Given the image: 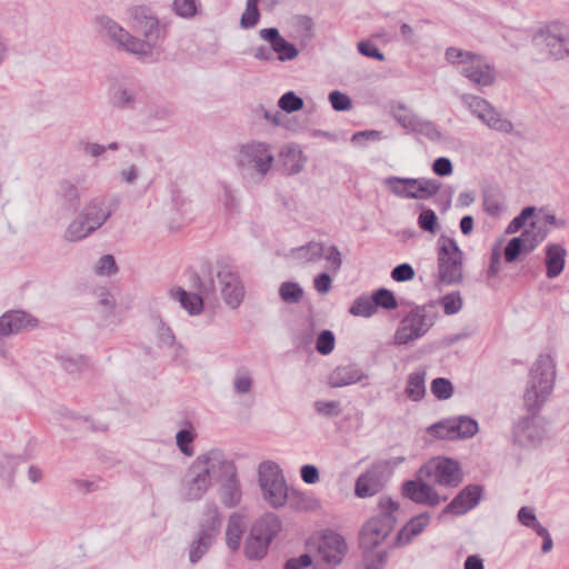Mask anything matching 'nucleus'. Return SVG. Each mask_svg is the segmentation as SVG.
Segmentation results:
<instances>
[{"label":"nucleus","mask_w":569,"mask_h":569,"mask_svg":"<svg viewBox=\"0 0 569 569\" xmlns=\"http://www.w3.org/2000/svg\"><path fill=\"white\" fill-rule=\"evenodd\" d=\"M445 56L448 62L465 67L476 57V53L450 47L446 50Z\"/></svg>","instance_id":"5fc2aeb1"},{"label":"nucleus","mask_w":569,"mask_h":569,"mask_svg":"<svg viewBox=\"0 0 569 569\" xmlns=\"http://www.w3.org/2000/svg\"><path fill=\"white\" fill-rule=\"evenodd\" d=\"M459 72L477 88L492 86L496 81L493 67L479 54L465 67H460Z\"/></svg>","instance_id":"412c9836"},{"label":"nucleus","mask_w":569,"mask_h":569,"mask_svg":"<svg viewBox=\"0 0 569 569\" xmlns=\"http://www.w3.org/2000/svg\"><path fill=\"white\" fill-rule=\"evenodd\" d=\"M273 161L270 146L259 141L240 146L234 159L239 174L249 186L260 183L271 169Z\"/></svg>","instance_id":"f03ea898"},{"label":"nucleus","mask_w":569,"mask_h":569,"mask_svg":"<svg viewBox=\"0 0 569 569\" xmlns=\"http://www.w3.org/2000/svg\"><path fill=\"white\" fill-rule=\"evenodd\" d=\"M36 319L21 310H10L0 317V357L6 358L9 352L8 340L22 329L34 327Z\"/></svg>","instance_id":"2eb2a0df"},{"label":"nucleus","mask_w":569,"mask_h":569,"mask_svg":"<svg viewBox=\"0 0 569 569\" xmlns=\"http://www.w3.org/2000/svg\"><path fill=\"white\" fill-rule=\"evenodd\" d=\"M362 378V371L355 365L339 366L329 375V385L333 388H340L356 383Z\"/></svg>","instance_id":"c756f323"},{"label":"nucleus","mask_w":569,"mask_h":569,"mask_svg":"<svg viewBox=\"0 0 569 569\" xmlns=\"http://www.w3.org/2000/svg\"><path fill=\"white\" fill-rule=\"evenodd\" d=\"M461 103L475 116L477 119L481 113L485 112L487 108H489L490 102L486 99L470 94L463 93L460 96Z\"/></svg>","instance_id":"ea45409f"},{"label":"nucleus","mask_w":569,"mask_h":569,"mask_svg":"<svg viewBox=\"0 0 569 569\" xmlns=\"http://www.w3.org/2000/svg\"><path fill=\"white\" fill-rule=\"evenodd\" d=\"M419 179L399 178L393 176V194L407 199H416Z\"/></svg>","instance_id":"4c0bfd02"},{"label":"nucleus","mask_w":569,"mask_h":569,"mask_svg":"<svg viewBox=\"0 0 569 569\" xmlns=\"http://www.w3.org/2000/svg\"><path fill=\"white\" fill-rule=\"evenodd\" d=\"M529 233L528 249L535 250L537 246L547 237L549 230L546 227H539L536 222L530 223V229H525Z\"/></svg>","instance_id":"052dcab7"},{"label":"nucleus","mask_w":569,"mask_h":569,"mask_svg":"<svg viewBox=\"0 0 569 569\" xmlns=\"http://www.w3.org/2000/svg\"><path fill=\"white\" fill-rule=\"evenodd\" d=\"M336 337L331 330H322L316 340V350L323 356L331 353L335 349Z\"/></svg>","instance_id":"8fccbe9b"},{"label":"nucleus","mask_w":569,"mask_h":569,"mask_svg":"<svg viewBox=\"0 0 569 569\" xmlns=\"http://www.w3.org/2000/svg\"><path fill=\"white\" fill-rule=\"evenodd\" d=\"M60 366L69 373H76L81 371L88 366V361L82 356L66 357L61 356L58 358Z\"/></svg>","instance_id":"4d7b16f0"},{"label":"nucleus","mask_w":569,"mask_h":569,"mask_svg":"<svg viewBox=\"0 0 569 569\" xmlns=\"http://www.w3.org/2000/svg\"><path fill=\"white\" fill-rule=\"evenodd\" d=\"M221 518L218 507L208 503L199 521L198 531L189 547V560L197 563L209 550L220 533Z\"/></svg>","instance_id":"39448f33"},{"label":"nucleus","mask_w":569,"mask_h":569,"mask_svg":"<svg viewBox=\"0 0 569 569\" xmlns=\"http://www.w3.org/2000/svg\"><path fill=\"white\" fill-rule=\"evenodd\" d=\"M462 256L453 239H442L438 248L439 284H458L462 281Z\"/></svg>","instance_id":"6e6552de"},{"label":"nucleus","mask_w":569,"mask_h":569,"mask_svg":"<svg viewBox=\"0 0 569 569\" xmlns=\"http://www.w3.org/2000/svg\"><path fill=\"white\" fill-rule=\"evenodd\" d=\"M253 387V379L251 373L244 369L240 368L236 371L233 378V390L237 395H246L251 391Z\"/></svg>","instance_id":"79ce46f5"},{"label":"nucleus","mask_w":569,"mask_h":569,"mask_svg":"<svg viewBox=\"0 0 569 569\" xmlns=\"http://www.w3.org/2000/svg\"><path fill=\"white\" fill-rule=\"evenodd\" d=\"M196 435L189 429H181L176 435V442L180 451L188 457L193 456L194 451L191 446Z\"/></svg>","instance_id":"864d4df0"},{"label":"nucleus","mask_w":569,"mask_h":569,"mask_svg":"<svg viewBox=\"0 0 569 569\" xmlns=\"http://www.w3.org/2000/svg\"><path fill=\"white\" fill-rule=\"evenodd\" d=\"M429 512H421L412 517L397 533L393 539V547L406 546L418 537L429 525Z\"/></svg>","instance_id":"393cba45"},{"label":"nucleus","mask_w":569,"mask_h":569,"mask_svg":"<svg viewBox=\"0 0 569 569\" xmlns=\"http://www.w3.org/2000/svg\"><path fill=\"white\" fill-rule=\"evenodd\" d=\"M430 327L422 309L412 310L407 315L393 336V343L405 345L410 340L417 339L423 336Z\"/></svg>","instance_id":"6ab92c4d"},{"label":"nucleus","mask_w":569,"mask_h":569,"mask_svg":"<svg viewBox=\"0 0 569 569\" xmlns=\"http://www.w3.org/2000/svg\"><path fill=\"white\" fill-rule=\"evenodd\" d=\"M132 19V28L140 32L152 48L158 41H162L167 37V26L160 24L154 12L146 6H137L130 9Z\"/></svg>","instance_id":"9b49d317"},{"label":"nucleus","mask_w":569,"mask_h":569,"mask_svg":"<svg viewBox=\"0 0 569 569\" xmlns=\"http://www.w3.org/2000/svg\"><path fill=\"white\" fill-rule=\"evenodd\" d=\"M556 368L549 355H540L530 369L529 381L523 395L529 415L513 427L515 442L523 448H538L547 436V420L538 415L553 390Z\"/></svg>","instance_id":"f257e3e1"},{"label":"nucleus","mask_w":569,"mask_h":569,"mask_svg":"<svg viewBox=\"0 0 569 569\" xmlns=\"http://www.w3.org/2000/svg\"><path fill=\"white\" fill-rule=\"evenodd\" d=\"M221 287V296L226 305L236 309L243 300L244 291L239 276L231 267H223L217 273Z\"/></svg>","instance_id":"aec40b11"},{"label":"nucleus","mask_w":569,"mask_h":569,"mask_svg":"<svg viewBox=\"0 0 569 569\" xmlns=\"http://www.w3.org/2000/svg\"><path fill=\"white\" fill-rule=\"evenodd\" d=\"M315 326L311 322L302 323L301 329L295 336V345L298 348H307L313 341Z\"/></svg>","instance_id":"13d9d810"},{"label":"nucleus","mask_w":569,"mask_h":569,"mask_svg":"<svg viewBox=\"0 0 569 569\" xmlns=\"http://www.w3.org/2000/svg\"><path fill=\"white\" fill-rule=\"evenodd\" d=\"M536 208L535 207H526L521 210V212L516 216L510 223L508 224L506 229L507 234H513L517 233L519 230H521L527 221L531 219L535 216Z\"/></svg>","instance_id":"09e8293b"},{"label":"nucleus","mask_w":569,"mask_h":569,"mask_svg":"<svg viewBox=\"0 0 569 569\" xmlns=\"http://www.w3.org/2000/svg\"><path fill=\"white\" fill-rule=\"evenodd\" d=\"M96 230L80 212L67 227L64 239L70 242H77L86 239Z\"/></svg>","instance_id":"473e14b6"},{"label":"nucleus","mask_w":569,"mask_h":569,"mask_svg":"<svg viewBox=\"0 0 569 569\" xmlns=\"http://www.w3.org/2000/svg\"><path fill=\"white\" fill-rule=\"evenodd\" d=\"M478 119L488 128L499 132L510 133L513 130L512 122L505 118L491 103Z\"/></svg>","instance_id":"2f4dec72"},{"label":"nucleus","mask_w":569,"mask_h":569,"mask_svg":"<svg viewBox=\"0 0 569 569\" xmlns=\"http://www.w3.org/2000/svg\"><path fill=\"white\" fill-rule=\"evenodd\" d=\"M441 187V183L435 179H419L416 199L425 200L435 196Z\"/></svg>","instance_id":"6e6d98bb"},{"label":"nucleus","mask_w":569,"mask_h":569,"mask_svg":"<svg viewBox=\"0 0 569 569\" xmlns=\"http://www.w3.org/2000/svg\"><path fill=\"white\" fill-rule=\"evenodd\" d=\"M279 296L286 303H298L302 299L303 290L297 282L286 281L280 284Z\"/></svg>","instance_id":"a19ab883"},{"label":"nucleus","mask_w":569,"mask_h":569,"mask_svg":"<svg viewBox=\"0 0 569 569\" xmlns=\"http://www.w3.org/2000/svg\"><path fill=\"white\" fill-rule=\"evenodd\" d=\"M112 102L120 108H129L134 102V94L132 91L119 88L113 92Z\"/></svg>","instance_id":"69168bd1"},{"label":"nucleus","mask_w":569,"mask_h":569,"mask_svg":"<svg viewBox=\"0 0 569 569\" xmlns=\"http://www.w3.org/2000/svg\"><path fill=\"white\" fill-rule=\"evenodd\" d=\"M292 257L301 262H318L325 258L330 269L337 272L342 264L341 252L335 244L327 246L321 241H310L292 250Z\"/></svg>","instance_id":"f8f14e48"},{"label":"nucleus","mask_w":569,"mask_h":569,"mask_svg":"<svg viewBox=\"0 0 569 569\" xmlns=\"http://www.w3.org/2000/svg\"><path fill=\"white\" fill-rule=\"evenodd\" d=\"M426 371H415L409 375L407 387H406V395L408 398H410L413 401L421 400L426 395Z\"/></svg>","instance_id":"c9c22d12"},{"label":"nucleus","mask_w":569,"mask_h":569,"mask_svg":"<svg viewBox=\"0 0 569 569\" xmlns=\"http://www.w3.org/2000/svg\"><path fill=\"white\" fill-rule=\"evenodd\" d=\"M390 476L388 463L373 465L356 481L355 492L359 498H368L378 493L387 483Z\"/></svg>","instance_id":"dca6fc26"},{"label":"nucleus","mask_w":569,"mask_h":569,"mask_svg":"<svg viewBox=\"0 0 569 569\" xmlns=\"http://www.w3.org/2000/svg\"><path fill=\"white\" fill-rule=\"evenodd\" d=\"M220 482L219 493L223 506L227 508H233L240 503L241 500V487L237 475V467L232 475H227Z\"/></svg>","instance_id":"cd10ccee"},{"label":"nucleus","mask_w":569,"mask_h":569,"mask_svg":"<svg viewBox=\"0 0 569 569\" xmlns=\"http://www.w3.org/2000/svg\"><path fill=\"white\" fill-rule=\"evenodd\" d=\"M478 422L468 416L442 419L427 428V432L442 440H458L473 437L478 432Z\"/></svg>","instance_id":"1a4fd4ad"},{"label":"nucleus","mask_w":569,"mask_h":569,"mask_svg":"<svg viewBox=\"0 0 569 569\" xmlns=\"http://www.w3.org/2000/svg\"><path fill=\"white\" fill-rule=\"evenodd\" d=\"M315 410L325 417H338L341 413L340 402L336 400H318L315 402Z\"/></svg>","instance_id":"680f3d73"},{"label":"nucleus","mask_w":569,"mask_h":569,"mask_svg":"<svg viewBox=\"0 0 569 569\" xmlns=\"http://www.w3.org/2000/svg\"><path fill=\"white\" fill-rule=\"evenodd\" d=\"M383 511L379 516L370 518L363 526L359 535V546L365 553H370L378 549L382 543H388L391 533V497L381 501Z\"/></svg>","instance_id":"423d86ee"},{"label":"nucleus","mask_w":569,"mask_h":569,"mask_svg":"<svg viewBox=\"0 0 569 569\" xmlns=\"http://www.w3.org/2000/svg\"><path fill=\"white\" fill-rule=\"evenodd\" d=\"M243 530V517L237 512L232 513L226 529V543L232 552L239 549Z\"/></svg>","instance_id":"72a5a7b5"},{"label":"nucleus","mask_w":569,"mask_h":569,"mask_svg":"<svg viewBox=\"0 0 569 569\" xmlns=\"http://www.w3.org/2000/svg\"><path fill=\"white\" fill-rule=\"evenodd\" d=\"M546 252V276L549 279H555L565 269L567 250L559 243H548L545 249Z\"/></svg>","instance_id":"bb28decb"},{"label":"nucleus","mask_w":569,"mask_h":569,"mask_svg":"<svg viewBox=\"0 0 569 569\" xmlns=\"http://www.w3.org/2000/svg\"><path fill=\"white\" fill-rule=\"evenodd\" d=\"M416 272L413 267L408 263L403 262L396 267H393V281L397 282H405L413 279Z\"/></svg>","instance_id":"338daca9"},{"label":"nucleus","mask_w":569,"mask_h":569,"mask_svg":"<svg viewBox=\"0 0 569 569\" xmlns=\"http://www.w3.org/2000/svg\"><path fill=\"white\" fill-rule=\"evenodd\" d=\"M413 132L423 134L425 137L432 141H440L442 138L440 130L433 122L421 119L417 123Z\"/></svg>","instance_id":"bf43d9fd"},{"label":"nucleus","mask_w":569,"mask_h":569,"mask_svg":"<svg viewBox=\"0 0 569 569\" xmlns=\"http://www.w3.org/2000/svg\"><path fill=\"white\" fill-rule=\"evenodd\" d=\"M117 271H118V267H117L113 256H111V254L102 256L96 266V273H98V274L110 276V274H114Z\"/></svg>","instance_id":"0e129e2a"},{"label":"nucleus","mask_w":569,"mask_h":569,"mask_svg":"<svg viewBox=\"0 0 569 569\" xmlns=\"http://www.w3.org/2000/svg\"><path fill=\"white\" fill-rule=\"evenodd\" d=\"M346 550L345 539L336 532H329L323 536L319 545L318 556L327 565L337 566L341 562Z\"/></svg>","instance_id":"5701e85b"},{"label":"nucleus","mask_w":569,"mask_h":569,"mask_svg":"<svg viewBox=\"0 0 569 569\" xmlns=\"http://www.w3.org/2000/svg\"><path fill=\"white\" fill-rule=\"evenodd\" d=\"M422 478L442 487H458L461 482L459 463L450 458H433L420 468Z\"/></svg>","instance_id":"9d476101"},{"label":"nucleus","mask_w":569,"mask_h":569,"mask_svg":"<svg viewBox=\"0 0 569 569\" xmlns=\"http://www.w3.org/2000/svg\"><path fill=\"white\" fill-rule=\"evenodd\" d=\"M278 106L282 111L292 113L303 108V100L293 91H288L280 97Z\"/></svg>","instance_id":"de8ad7c7"},{"label":"nucleus","mask_w":569,"mask_h":569,"mask_svg":"<svg viewBox=\"0 0 569 569\" xmlns=\"http://www.w3.org/2000/svg\"><path fill=\"white\" fill-rule=\"evenodd\" d=\"M402 495L416 503L429 507H436L448 499L447 495L441 496L435 489L430 480L421 477L420 470L416 480H408L402 485Z\"/></svg>","instance_id":"4468645a"},{"label":"nucleus","mask_w":569,"mask_h":569,"mask_svg":"<svg viewBox=\"0 0 569 569\" xmlns=\"http://www.w3.org/2000/svg\"><path fill=\"white\" fill-rule=\"evenodd\" d=\"M258 482L263 499L272 507L280 508L288 499V486L280 467L273 461H263L258 467Z\"/></svg>","instance_id":"0eeeda50"},{"label":"nucleus","mask_w":569,"mask_h":569,"mask_svg":"<svg viewBox=\"0 0 569 569\" xmlns=\"http://www.w3.org/2000/svg\"><path fill=\"white\" fill-rule=\"evenodd\" d=\"M329 101L336 111H347L352 107L349 96L338 90L329 93Z\"/></svg>","instance_id":"e2e57ef3"},{"label":"nucleus","mask_w":569,"mask_h":569,"mask_svg":"<svg viewBox=\"0 0 569 569\" xmlns=\"http://www.w3.org/2000/svg\"><path fill=\"white\" fill-rule=\"evenodd\" d=\"M193 463L204 472L211 480L221 481L227 475H232L236 465L227 458V455L220 449H211L199 455Z\"/></svg>","instance_id":"ddd939ff"},{"label":"nucleus","mask_w":569,"mask_h":569,"mask_svg":"<svg viewBox=\"0 0 569 569\" xmlns=\"http://www.w3.org/2000/svg\"><path fill=\"white\" fill-rule=\"evenodd\" d=\"M388 550L387 548L377 552L376 557L371 558L368 553L365 557V569H382L387 563Z\"/></svg>","instance_id":"774afa93"},{"label":"nucleus","mask_w":569,"mask_h":569,"mask_svg":"<svg viewBox=\"0 0 569 569\" xmlns=\"http://www.w3.org/2000/svg\"><path fill=\"white\" fill-rule=\"evenodd\" d=\"M198 0H173V12L184 19L193 18L198 12Z\"/></svg>","instance_id":"a18cd8bd"},{"label":"nucleus","mask_w":569,"mask_h":569,"mask_svg":"<svg viewBox=\"0 0 569 569\" xmlns=\"http://www.w3.org/2000/svg\"><path fill=\"white\" fill-rule=\"evenodd\" d=\"M118 204L119 200L116 197L98 196L84 204L81 213L97 231L113 214Z\"/></svg>","instance_id":"a211bd4d"},{"label":"nucleus","mask_w":569,"mask_h":569,"mask_svg":"<svg viewBox=\"0 0 569 569\" xmlns=\"http://www.w3.org/2000/svg\"><path fill=\"white\" fill-rule=\"evenodd\" d=\"M281 521L274 513H266L257 520L244 542V555L250 560L263 558L269 545L281 530Z\"/></svg>","instance_id":"20e7f679"},{"label":"nucleus","mask_w":569,"mask_h":569,"mask_svg":"<svg viewBox=\"0 0 569 569\" xmlns=\"http://www.w3.org/2000/svg\"><path fill=\"white\" fill-rule=\"evenodd\" d=\"M258 3L259 0H247L246 9L240 18V26L242 29H252L258 24L260 20Z\"/></svg>","instance_id":"58836bf2"},{"label":"nucleus","mask_w":569,"mask_h":569,"mask_svg":"<svg viewBox=\"0 0 569 569\" xmlns=\"http://www.w3.org/2000/svg\"><path fill=\"white\" fill-rule=\"evenodd\" d=\"M259 37L267 41L272 49V53L281 62L292 61L299 56V50L295 44L287 41L278 28H264L259 30Z\"/></svg>","instance_id":"4be33fe9"},{"label":"nucleus","mask_w":569,"mask_h":569,"mask_svg":"<svg viewBox=\"0 0 569 569\" xmlns=\"http://www.w3.org/2000/svg\"><path fill=\"white\" fill-rule=\"evenodd\" d=\"M96 23L101 36L108 37L127 52L134 54L143 62L154 61L150 42L133 37L109 17L101 16L97 18Z\"/></svg>","instance_id":"7ed1b4c3"},{"label":"nucleus","mask_w":569,"mask_h":569,"mask_svg":"<svg viewBox=\"0 0 569 569\" xmlns=\"http://www.w3.org/2000/svg\"><path fill=\"white\" fill-rule=\"evenodd\" d=\"M171 299L179 301L180 306L191 316L201 313L203 309V300L198 293H191L180 287L169 290Z\"/></svg>","instance_id":"7c9ffc66"},{"label":"nucleus","mask_w":569,"mask_h":569,"mask_svg":"<svg viewBox=\"0 0 569 569\" xmlns=\"http://www.w3.org/2000/svg\"><path fill=\"white\" fill-rule=\"evenodd\" d=\"M431 392L439 400H447L453 395V386L447 378H436L430 386Z\"/></svg>","instance_id":"49530a36"},{"label":"nucleus","mask_w":569,"mask_h":569,"mask_svg":"<svg viewBox=\"0 0 569 569\" xmlns=\"http://www.w3.org/2000/svg\"><path fill=\"white\" fill-rule=\"evenodd\" d=\"M59 196L68 210H77L80 206V192L76 184L62 181L59 186Z\"/></svg>","instance_id":"e433bc0d"},{"label":"nucleus","mask_w":569,"mask_h":569,"mask_svg":"<svg viewBox=\"0 0 569 569\" xmlns=\"http://www.w3.org/2000/svg\"><path fill=\"white\" fill-rule=\"evenodd\" d=\"M528 237L529 233L522 231L520 236L513 237L508 241L503 252L507 262L516 261L522 252L529 253L532 251L528 249Z\"/></svg>","instance_id":"f704fd0d"},{"label":"nucleus","mask_w":569,"mask_h":569,"mask_svg":"<svg viewBox=\"0 0 569 569\" xmlns=\"http://www.w3.org/2000/svg\"><path fill=\"white\" fill-rule=\"evenodd\" d=\"M481 487L469 485L465 487L451 501L448 503L442 513H451L456 516L465 515L475 506L478 505L481 497Z\"/></svg>","instance_id":"b1692460"},{"label":"nucleus","mask_w":569,"mask_h":569,"mask_svg":"<svg viewBox=\"0 0 569 569\" xmlns=\"http://www.w3.org/2000/svg\"><path fill=\"white\" fill-rule=\"evenodd\" d=\"M542 37L551 57L563 59L569 56V34L549 29Z\"/></svg>","instance_id":"c85d7f7f"},{"label":"nucleus","mask_w":569,"mask_h":569,"mask_svg":"<svg viewBox=\"0 0 569 569\" xmlns=\"http://www.w3.org/2000/svg\"><path fill=\"white\" fill-rule=\"evenodd\" d=\"M378 308L391 309V290L380 288L371 296H359L350 306L349 313L353 317L370 318L377 313Z\"/></svg>","instance_id":"f3484780"},{"label":"nucleus","mask_w":569,"mask_h":569,"mask_svg":"<svg viewBox=\"0 0 569 569\" xmlns=\"http://www.w3.org/2000/svg\"><path fill=\"white\" fill-rule=\"evenodd\" d=\"M439 305L442 307L446 315L451 316L458 313L461 310L463 301L460 292L453 291L440 298Z\"/></svg>","instance_id":"c03bdc74"},{"label":"nucleus","mask_w":569,"mask_h":569,"mask_svg":"<svg viewBox=\"0 0 569 569\" xmlns=\"http://www.w3.org/2000/svg\"><path fill=\"white\" fill-rule=\"evenodd\" d=\"M218 186L221 192L219 199L223 203L224 209L233 211L238 207L234 189L226 181H220Z\"/></svg>","instance_id":"603ef678"},{"label":"nucleus","mask_w":569,"mask_h":569,"mask_svg":"<svg viewBox=\"0 0 569 569\" xmlns=\"http://www.w3.org/2000/svg\"><path fill=\"white\" fill-rule=\"evenodd\" d=\"M211 480L193 462L189 468L186 481V498L200 499L211 486Z\"/></svg>","instance_id":"a878e982"},{"label":"nucleus","mask_w":569,"mask_h":569,"mask_svg":"<svg viewBox=\"0 0 569 569\" xmlns=\"http://www.w3.org/2000/svg\"><path fill=\"white\" fill-rule=\"evenodd\" d=\"M418 226L421 230L435 234L439 229L436 212L431 209H423L418 217Z\"/></svg>","instance_id":"3c124183"},{"label":"nucleus","mask_w":569,"mask_h":569,"mask_svg":"<svg viewBox=\"0 0 569 569\" xmlns=\"http://www.w3.org/2000/svg\"><path fill=\"white\" fill-rule=\"evenodd\" d=\"M393 118L405 129L412 131L415 130L419 118L412 113L406 106L398 104L397 111H393Z\"/></svg>","instance_id":"37998d69"}]
</instances>
